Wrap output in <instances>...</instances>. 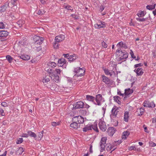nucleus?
Here are the masks:
<instances>
[{
	"mask_svg": "<svg viewBox=\"0 0 156 156\" xmlns=\"http://www.w3.org/2000/svg\"><path fill=\"white\" fill-rule=\"evenodd\" d=\"M107 140V137H102L100 143V146L101 148L103 151L104 150L106 147V149L108 151H110L115 146L121 143L120 141H117L115 142L113 144V146L109 144H106V141Z\"/></svg>",
	"mask_w": 156,
	"mask_h": 156,
	"instance_id": "obj_1",
	"label": "nucleus"
},
{
	"mask_svg": "<svg viewBox=\"0 0 156 156\" xmlns=\"http://www.w3.org/2000/svg\"><path fill=\"white\" fill-rule=\"evenodd\" d=\"M119 58V61H124L128 57V54L125 51H122L119 49H117L116 51V54H118Z\"/></svg>",
	"mask_w": 156,
	"mask_h": 156,
	"instance_id": "obj_2",
	"label": "nucleus"
},
{
	"mask_svg": "<svg viewBox=\"0 0 156 156\" xmlns=\"http://www.w3.org/2000/svg\"><path fill=\"white\" fill-rule=\"evenodd\" d=\"M65 37L64 35L62 34L60 35L59 36H56L55 37V42L54 44V46L55 48H58V44L57 43L60 42L64 40Z\"/></svg>",
	"mask_w": 156,
	"mask_h": 156,
	"instance_id": "obj_3",
	"label": "nucleus"
},
{
	"mask_svg": "<svg viewBox=\"0 0 156 156\" xmlns=\"http://www.w3.org/2000/svg\"><path fill=\"white\" fill-rule=\"evenodd\" d=\"M74 72L76 75L82 76L84 75L85 70L83 68H81L78 67L74 69Z\"/></svg>",
	"mask_w": 156,
	"mask_h": 156,
	"instance_id": "obj_4",
	"label": "nucleus"
},
{
	"mask_svg": "<svg viewBox=\"0 0 156 156\" xmlns=\"http://www.w3.org/2000/svg\"><path fill=\"white\" fill-rule=\"evenodd\" d=\"M101 78L103 82L105 83V84L108 86H110L113 84V81L108 78L107 77L104 75H103L101 76Z\"/></svg>",
	"mask_w": 156,
	"mask_h": 156,
	"instance_id": "obj_5",
	"label": "nucleus"
},
{
	"mask_svg": "<svg viewBox=\"0 0 156 156\" xmlns=\"http://www.w3.org/2000/svg\"><path fill=\"white\" fill-rule=\"evenodd\" d=\"M106 26L105 22L99 20L94 25V27L96 29H100L105 27Z\"/></svg>",
	"mask_w": 156,
	"mask_h": 156,
	"instance_id": "obj_6",
	"label": "nucleus"
},
{
	"mask_svg": "<svg viewBox=\"0 0 156 156\" xmlns=\"http://www.w3.org/2000/svg\"><path fill=\"white\" fill-rule=\"evenodd\" d=\"M95 100L96 102L94 101V103L95 105H100L102 101V97L100 94H98L96 95Z\"/></svg>",
	"mask_w": 156,
	"mask_h": 156,
	"instance_id": "obj_7",
	"label": "nucleus"
},
{
	"mask_svg": "<svg viewBox=\"0 0 156 156\" xmlns=\"http://www.w3.org/2000/svg\"><path fill=\"white\" fill-rule=\"evenodd\" d=\"M84 104L82 101H79L73 105V108L75 109L83 108L84 107Z\"/></svg>",
	"mask_w": 156,
	"mask_h": 156,
	"instance_id": "obj_8",
	"label": "nucleus"
},
{
	"mask_svg": "<svg viewBox=\"0 0 156 156\" xmlns=\"http://www.w3.org/2000/svg\"><path fill=\"white\" fill-rule=\"evenodd\" d=\"M144 106V107L148 108H154L155 105L153 101L149 102L147 101H144L143 103Z\"/></svg>",
	"mask_w": 156,
	"mask_h": 156,
	"instance_id": "obj_9",
	"label": "nucleus"
},
{
	"mask_svg": "<svg viewBox=\"0 0 156 156\" xmlns=\"http://www.w3.org/2000/svg\"><path fill=\"white\" fill-rule=\"evenodd\" d=\"M103 70L105 74L107 75H109L110 76H112V75H115V73L114 71L112 70H109L108 69L105 68L103 69Z\"/></svg>",
	"mask_w": 156,
	"mask_h": 156,
	"instance_id": "obj_10",
	"label": "nucleus"
},
{
	"mask_svg": "<svg viewBox=\"0 0 156 156\" xmlns=\"http://www.w3.org/2000/svg\"><path fill=\"white\" fill-rule=\"evenodd\" d=\"M98 125L100 129L102 131H105L107 127L105 122H99Z\"/></svg>",
	"mask_w": 156,
	"mask_h": 156,
	"instance_id": "obj_11",
	"label": "nucleus"
},
{
	"mask_svg": "<svg viewBox=\"0 0 156 156\" xmlns=\"http://www.w3.org/2000/svg\"><path fill=\"white\" fill-rule=\"evenodd\" d=\"M115 130L114 127H109L108 129L107 132L109 136H112L115 133Z\"/></svg>",
	"mask_w": 156,
	"mask_h": 156,
	"instance_id": "obj_12",
	"label": "nucleus"
},
{
	"mask_svg": "<svg viewBox=\"0 0 156 156\" xmlns=\"http://www.w3.org/2000/svg\"><path fill=\"white\" fill-rule=\"evenodd\" d=\"M125 97L124 98H126L127 97L129 96V95L132 94L133 92V90L132 89H130V88L126 89L125 90Z\"/></svg>",
	"mask_w": 156,
	"mask_h": 156,
	"instance_id": "obj_13",
	"label": "nucleus"
},
{
	"mask_svg": "<svg viewBox=\"0 0 156 156\" xmlns=\"http://www.w3.org/2000/svg\"><path fill=\"white\" fill-rule=\"evenodd\" d=\"M66 60L64 58H61L58 61V65L59 66L62 67L66 63Z\"/></svg>",
	"mask_w": 156,
	"mask_h": 156,
	"instance_id": "obj_14",
	"label": "nucleus"
},
{
	"mask_svg": "<svg viewBox=\"0 0 156 156\" xmlns=\"http://www.w3.org/2000/svg\"><path fill=\"white\" fill-rule=\"evenodd\" d=\"M20 56L22 59L24 60H28L30 58V56L25 54L21 55Z\"/></svg>",
	"mask_w": 156,
	"mask_h": 156,
	"instance_id": "obj_15",
	"label": "nucleus"
},
{
	"mask_svg": "<svg viewBox=\"0 0 156 156\" xmlns=\"http://www.w3.org/2000/svg\"><path fill=\"white\" fill-rule=\"evenodd\" d=\"M9 33L5 30L0 31V37H6L8 35Z\"/></svg>",
	"mask_w": 156,
	"mask_h": 156,
	"instance_id": "obj_16",
	"label": "nucleus"
},
{
	"mask_svg": "<svg viewBox=\"0 0 156 156\" xmlns=\"http://www.w3.org/2000/svg\"><path fill=\"white\" fill-rule=\"evenodd\" d=\"M81 77L80 76L76 74L74 75L73 78V80H74V82L81 81L82 79V78H80Z\"/></svg>",
	"mask_w": 156,
	"mask_h": 156,
	"instance_id": "obj_17",
	"label": "nucleus"
},
{
	"mask_svg": "<svg viewBox=\"0 0 156 156\" xmlns=\"http://www.w3.org/2000/svg\"><path fill=\"white\" fill-rule=\"evenodd\" d=\"M136 69L134 70V71L136 72L138 76L142 75L144 73L143 71V69L142 68H138L136 69Z\"/></svg>",
	"mask_w": 156,
	"mask_h": 156,
	"instance_id": "obj_18",
	"label": "nucleus"
},
{
	"mask_svg": "<svg viewBox=\"0 0 156 156\" xmlns=\"http://www.w3.org/2000/svg\"><path fill=\"white\" fill-rule=\"evenodd\" d=\"M70 127L74 129H78L80 127V125H78L77 123H75L73 122L72 123L70 124Z\"/></svg>",
	"mask_w": 156,
	"mask_h": 156,
	"instance_id": "obj_19",
	"label": "nucleus"
},
{
	"mask_svg": "<svg viewBox=\"0 0 156 156\" xmlns=\"http://www.w3.org/2000/svg\"><path fill=\"white\" fill-rule=\"evenodd\" d=\"M19 3V0H11L10 2L8 3V5H12L13 6H16Z\"/></svg>",
	"mask_w": 156,
	"mask_h": 156,
	"instance_id": "obj_20",
	"label": "nucleus"
},
{
	"mask_svg": "<svg viewBox=\"0 0 156 156\" xmlns=\"http://www.w3.org/2000/svg\"><path fill=\"white\" fill-rule=\"evenodd\" d=\"M77 58V57L76 55L73 54V55H70L68 58V59L70 62H71L75 60Z\"/></svg>",
	"mask_w": 156,
	"mask_h": 156,
	"instance_id": "obj_21",
	"label": "nucleus"
},
{
	"mask_svg": "<svg viewBox=\"0 0 156 156\" xmlns=\"http://www.w3.org/2000/svg\"><path fill=\"white\" fill-rule=\"evenodd\" d=\"M91 127L92 125L88 124L83 128V131L84 132H86L88 130H91Z\"/></svg>",
	"mask_w": 156,
	"mask_h": 156,
	"instance_id": "obj_22",
	"label": "nucleus"
},
{
	"mask_svg": "<svg viewBox=\"0 0 156 156\" xmlns=\"http://www.w3.org/2000/svg\"><path fill=\"white\" fill-rule=\"evenodd\" d=\"M119 111H118V109L117 108H115L112 109V115L116 117Z\"/></svg>",
	"mask_w": 156,
	"mask_h": 156,
	"instance_id": "obj_23",
	"label": "nucleus"
},
{
	"mask_svg": "<svg viewBox=\"0 0 156 156\" xmlns=\"http://www.w3.org/2000/svg\"><path fill=\"white\" fill-rule=\"evenodd\" d=\"M117 46H119L125 49H126L127 48V46L125 43H123L122 41L119 42L117 44Z\"/></svg>",
	"mask_w": 156,
	"mask_h": 156,
	"instance_id": "obj_24",
	"label": "nucleus"
},
{
	"mask_svg": "<svg viewBox=\"0 0 156 156\" xmlns=\"http://www.w3.org/2000/svg\"><path fill=\"white\" fill-rule=\"evenodd\" d=\"M129 134L130 133L129 131H126L124 132L122 135V139L125 140L126 138V137L128 136Z\"/></svg>",
	"mask_w": 156,
	"mask_h": 156,
	"instance_id": "obj_25",
	"label": "nucleus"
},
{
	"mask_svg": "<svg viewBox=\"0 0 156 156\" xmlns=\"http://www.w3.org/2000/svg\"><path fill=\"white\" fill-rule=\"evenodd\" d=\"M27 133L28 134V136H30L33 137L35 138L37 137V136L36 134L32 132L31 131H28Z\"/></svg>",
	"mask_w": 156,
	"mask_h": 156,
	"instance_id": "obj_26",
	"label": "nucleus"
},
{
	"mask_svg": "<svg viewBox=\"0 0 156 156\" xmlns=\"http://www.w3.org/2000/svg\"><path fill=\"white\" fill-rule=\"evenodd\" d=\"M52 77H51L52 78H53V80L56 82H58L59 81V76L57 74H54L52 76Z\"/></svg>",
	"mask_w": 156,
	"mask_h": 156,
	"instance_id": "obj_27",
	"label": "nucleus"
},
{
	"mask_svg": "<svg viewBox=\"0 0 156 156\" xmlns=\"http://www.w3.org/2000/svg\"><path fill=\"white\" fill-rule=\"evenodd\" d=\"M146 12L144 11L141 10L139 11L137 13V15L139 17H141L144 16Z\"/></svg>",
	"mask_w": 156,
	"mask_h": 156,
	"instance_id": "obj_28",
	"label": "nucleus"
},
{
	"mask_svg": "<svg viewBox=\"0 0 156 156\" xmlns=\"http://www.w3.org/2000/svg\"><path fill=\"white\" fill-rule=\"evenodd\" d=\"M23 148L21 147H19L16 152V154L17 155H19L23 152Z\"/></svg>",
	"mask_w": 156,
	"mask_h": 156,
	"instance_id": "obj_29",
	"label": "nucleus"
},
{
	"mask_svg": "<svg viewBox=\"0 0 156 156\" xmlns=\"http://www.w3.org/2000/svg\"><path fill=\"white\" fill-rule=\"evenodd\" d=\"M87 99L89 101L94 102V100L95 99V97L89 95L86 96Z\"/></svg>",
	"mask_w": 156,
	"mask_h": 156,
	"instance_id": "obj_30",
	"label": "nucleus"
},
{
	"mask_svg": "<svg viewBox=\"0 0 156 156\" xmlns=\"http://www.w3.org/2000/svg\"><path fill=\"white\" fill-rule=\"evenodd\" d=\"M84 118L81 116H78V120L77 123L79 125L81 123H83L84 122Z\"/></svg>",
	"mask_w": 156,
	"mask_h": 156,
	"instance_id": "obj_31",
	"label": "nucleus"
},
{
	"mask_svg": "<svg viewBox=\"0 0 156 156\" xmlns=\"http://www.w3.org/2000/svg\"><path fill=\"white\" fill-rule=\"evenodd\" d=\"M129 112H125L124 113V119L125 122H127L128 121L129 118Z\"/></svg>",
	"mask_w": 156,
	"mask_h": 156,
	"instance_id": "obj_32",
	"label": "nucleus"
},
{
	"mask_svg": "<svg viewBox=\"0 0 156 156\" xmlns=\"http://www.w3.org/2000/svg\"><path fill=\"white\" fill-rule=\"evenodd\" d=\"M155 4H153L152 5H148L146 6V8L149 10H151L155 8Z\"/></svg>",
	"mask_w": 156,
	"mask_h": 156,
	"instance_id": "obj_33",
	"label": "nucleus"
},
{
	"mask_svg": "<svg viewBox=\"0 0 156 156\" xmlns=\"http://www.w3.org/2000/svg\"><path fill=\"white\" fill-rule=\"evenodd\" d=\"M51 77L49 76H45L43 80V82L44 83H47L50 81V78Z\"/></svg>",
	"mask_w": 156,
	"mask_h": 156,
	"instance_id": "obj_34",
	"label": "nucleus"
},
{
	"mask_svg": "<svg viewBox=\"0 0 156 156\" xmlns=\"http://www.w3.org/2000/svg\"><path fill=\"white\" fill-rule=\"evenodd\" d=\"M144 111V108H141L139 109H137V112H140V113H138V115L139 116H141L143 114Z\"/></svg>",
	"mask_w": 156,
	"mask_h": 156,
	"instance_id": "obj_35",
	"label": "nucleus"
},
{
	"mask_svg": "<svg viewBox=\"0 0 156 156\" xmlns=\"http://www.w3.org/2000/svg\"><path fill=\"white\" fill-rule=\"evenodd\" d=\"M44 40V38L43 37H41L40 39H39L38 41L36 43H34V44L35 45H40L42 44L43 42V41Z\"/></svg>",
	"mask_w": 156,
	"mask_h": 156,
	"instance_id": "obj_36",
	"label": "nucleus"
},
{
	"mask_svg": "<svg viewBox=\"0 0 156 156\" xmlns=\"http://www.w3.org/2000/svg\"><path fill=\"white\" fill-rule=\"evenodd\" d=\"M114 100L116 102L119 104L121 103L120 101V98L118 96H115L114 97Z\"/></svg>",
	"mask_w": 156,
	"mask_h": 156,
	"instance_id": "obj_37",
	"label": "nucleus"
},
{
	"mask_svg": "<svg viewBox=\"0 0 156 156\" xmlns=\"http://www.w3.org/2000/svg\"><path fill=\"white\" fill-rule=\"evenodd\" d=\"M47 72L51 76L55 74V73L54 72V70H53L52 69L50 68L48 69L47 70Z\"/></svg>",
	"mask_w": 156,
	"mask_h": 156,
	"instance_id": "obj_38",
	"label": "nucleus"
},
{
	"mask_svg": "<svg viewBox=\"0 0 156 156\" xmlns=\"http://www.w3.org/2000/svg\"><path fill=\"white\" fill-rule=\"evenodd\" d=\"M8 6V5L5 4L0 7V11L1 12H4L5 11Z\"/></svg>",
	"mask_w": 156,
	"mask_h": 156,
	"instance_id": "obj_39",
	"label": "nucleus"
},
{
	"mask_svg": "<svg viewBox=\"0 0 156 156\" xmlns=\"http://www.w3.org/2000/svg\"><path fill=\"white\" fill-rule=\"evenodd\" d=\"M41 37L36 35L34 36L33 37L34 41V43L37 42L39 39H40Z\"/></svg>",
	"mask_w": 156,
	"mask_h": 156,
	"instance_id": "obj_40",
	"label": "nucleus"
},
{
	"mask_svg": "<svg viewBox=\"0 0 156 156\" xmlns=\"http://www.w3.org/2000/svg\"><path fill=\"white\" fill-rule=\"evenodd\" d=\"M6 58L8 61L9 63L11 62L13 58L9 55H7L6 56Z\"/></svg>",
	"mask_w": 156,
	"mask_h": 156,
	"instance_id": "obj_41",
	"label": "nucleus"
},
{
	"mask_svg": "<svg viewBox=\"0 0 156 156\" xmlns=\"http://www.w3.org/2000/svg\"><path fill=\"white\" fill-rule=\"evenodd\" d=\"M93 129L95 131H96L97 132H98V130L97 127V126L96 124L94 125H92L91 129Z\"/></svg>",
	"mask_w": 156,
	"mask_h": 156,
	"instance_id": "obj_42",
	"label": "nucleus"
},
{
	"mask_svg": "<svg viewBox=\"0 0 156 156\" xmlns=\"http://www.w3.org/2000/svg\"><path fill=\"white\" fill-rule=\"evenodd\" d=\"M45 12L44 10H39L38 11L37 13L39 15H42L44 14Z\"/></svg>",
	"mask_w": 156,
	"mask_h": 156,
	"instance_id": "obj_43",
	"label": "nucleus"
},
{
	"mask_svg": "<svg viewBox=\"0 0 156 156\" xmlns=\"http://www.w3.org/2000/svg\"><path fill=\"white\" fill-rule=\"evenodd\" d=\"M48 65L51 66L52 67H53L56 66V64L53 62H50L48 63Z\"/></svg>",
	"mask_w": 156,
	"mask_h": 156,
	"instance_id": "obj_44",
	"label": "nucleus"
},
{
	"mask_svg": "<svg viewBox=\"0 0 156 156\" xmlns=\"http://www.w3.org/2000/svg\"><path fill=\"white\" fill-rule=\"evenodd\" d=\"M136 19L137 21H138L139 22H144V21H145L147 19L146 18H140V17H138V18H136Z\"/></svg>",
	"mask_w": 156,
	"mask_h": 156,
	"instance_id": "obj_45",
	"label": "nucleus"
},
{
	"mask_svg": "<svg viewBox=\"0 0 156 156\" xmlns=\"http://www.w3.org/2000/svg\"><path fill=\"white\" fill-rule=\"evenodd\" d=\"M78 116H76L75 117H74L73 119L72 120V122H75V123H77L78 122Z\"/></svg>",
	"mask_w": 156,
	"mask_h": 156,
	"instance_id": "obj_46",
	"label": "nucleus"
},
{
	"mask_svg": "<svg viewBox=\"0 0 156 156\" xmlns=\"http://www.w3.org/2000/svg\"><path fill=\"white\" fill-rule=\"evenodd\" d=\"M23 142V139L22 138H19L17 140L16 143L17 144H21Z\"/></svg>",
	"mask_w": 156,
	"mask_h": 156,
	"instance_id": "obj_47",
	"label": "nucleus"
},
{
	"mask_svg": "<svg viewBox=\"0 0 156 156\" xmlns=\"http://www.w3.org/2000/svg\"><path fill=\"white\" fill-rule=\"evenodd\" d=\"M60 124V122H53L51 123V125L52 126H56L59 125Z\"/></svg>",
	"mask_w": 156,
	"mask_h": 156,
	"instance_id": "obj_48",
	"label": "nucleus"
},
{
	"mask_svg": "<svg viewBox=\"0 0 156 156\" xmlns=\"http://www.w3.org/2000/svg\"><path fill=\"white\" fill-rule=\"evenodd\" d=\"M54 72H55V74L56 75H60V73H61V70L60 69H55L54 70Z\"/></svg>",
	"mask_w": 156,
	"mask_h": 156,
	"instance_id": "obj_49",
	"label": "nucleus"
},
{
	"mask_svg": "<svg viewBox=\"0 0 156 156\" xmlns=\"http://www.w3.org/2000/svg\"><path fill=\"white\" fill-rule=\"evenodd\" d=\"M43 136V133L42 132H40L38 133V140H40L41 138Z\"/></svg>",
	"mask_w": 156,
	"mask_h": 156,
	"instance_id": "obj_50",
	"label": "nucleus"
},
{
	"mask_svg": "<svg viewBox=\"0 0 156 156\" xmlns=\"http://www.w3.org/2000/svg\"><path fill=\"white\" fill-rule=\"evenodd\" d=\"M102 45L103 47L105 48H107L108 46L107 44L104 41L102 42Z\"/></svg>",
	"mask_w": 156,
	"mask_h": 156,
	"instance_id": "obj_51",
	"label": "nucleus"
},
{
	"mask_svg": "<svg viewBox=\"0 0 156 156\" xmlns=\"http://www.w3.org/2000/svg\"><path fill=\"white\" fill-rule=\"evenodd\" d=\"M130 54L131 55V56L132 58H133L134 59L136 58V56L134 55L133 52L132 50H130Z\"/></svg>",
	"mask_w": 156,
	"mask_h": 156,
	"instance_id": "obj_52",
	"label": "nucleus"
},
{
	"mask_svg": "<svg viewBox=\"0 0 156 156\" xmlns=\"http://www.w3.org/2000/svg\"><path fill=\"white\" fill-rule=\"evenodd\" d=\"M5 27V25L2 22H0V29H4Z\"/></svg>",
	"mask_w": 156,
	"mask_h": 156,
	"instance_id": "obj_53",
	"label": "nucleus"
},
{
	"mask_svg": "<svg viewBox=\"0 0 156 156\" xmlns=\"http://www.w3.org/2000/svg\"><path fill=\"white\" fill-rule=\"evenodd\" d=\"M65 8L67 9L68 10H73L72 7H71L70 5H67L65 6Z\"/></svg>",
	"mask_w": 156,
	"mask_h": 156,
	"instance_id": "obj_54",
	"label": "nucleus"
},
{
	"mask_svg": "<svg viewBox=\"0 0 156 156\" xmlns=\"http://www.w3.org/2000/svg\"><path fill=\"white\" fill-rule=\"evenodd\" d=\"M143 65V64L142 63H140L138 64H136L134 65V67L135 68H137L138 67H140L142 66Z\"/></svg>",
	"mask_w": 156,
	"mask_h": 156,
	"instance_id": "obj_55",
	"label": "nucleus"
},
{
	"mask_svg": "<svg viewBox=\"0 0 156 156\" xmlns=\"http://www.w3.org/2000/svg\"><path fill=\"white\" fill-rule=\"evenodd\" d=\"M0 114L2 116H4L5 115L3 110L2 108H0Z\"/></svg>",
	"mask_w": 156,
	"mask_h": 156,
	"instance_id": "obj_56",
	"label": "nucleus"
},
{
	"mask_svg": "<svg viewBox=\"0 0 156 156\" xmlns=\"http://www.w3.org/2000/svg\"><path fill=\"white\" fill-rule=\"evenodd\" d=\"M1 105L4 107H6L8 106L7 103L5 102H2L1 103Z\"/></svg>",
	"mask_w": 156,
	"mask_h": 156,
	"instance_id": "obj_57",
	"label": "nucleus"
},
{
	"mask_svg": "<svg viewBox=\"0 0 156 156\" xmlns=\"http://www.w3.org/2000/svg\"><path fill=\"white\" fill-rule=\"evenodd\" d=\"M152 123L154 124L156 127V117H154L153 118Z\"/></svg>",
	"mask_w": 156,
	"mask_h": 156,
	"instance_id": "obj_58",
	"label": "nucleus"
},
{
	"mask_svg": "<svg viewBox=\"0 0 156 156\" xmlns=\"http://www.w3.org/2000/svg\"><path fill=\"white\" fill-rule=\"evenodd\" d=\"M136 148L135 146H131L129 147V150L130 151L135 150Z\"/></svg>",
	"mask_w": 156,
	"mask_h": 156,
	"instance_id": "obj_59",
	"label": "nucleus"
},
{
	"mask_svg": "<svg viewBox=\"0 0 156 156\" xmlns=\"http://www.w3.org/2000/svg\"><path fill=\"white\" fill-rule=\"evenodd\" d=\"M150 146L151 147H154L156 146V144L154 143L152 141H151L150 142Z\"/></svg>",
	"mask_w": 156,
	"mask_h": 156,
	"instance_id": "obj_60",
	"label": "nucleus"
},
{
	"mask_svg": "<svg viewBox=\"0 0 156 156\" xmlns=\"http://www.w3.org/2000/svg\"><path fill=\"white\" fill-rule=\"evenodd\" d=\"M22 136L24 137H28V134H27L26 133H23L22 135Z\"/></svg>",
	"mask_w": 156,
	"mask_h": 156,
	"instance_id": "obj_61",
	"label": "nucleus"
},
{
	"mask_svg": "<svg viewBox=\"0 0 156 156\" xmlns=\"http://www.w3.org/2000/svg\"><path fill=\"white\" fill-rule=\"evenodd\" d=\"M92 146L91 145H90V148H89V151L90 153H92L93 152L92 150Z\"/></svg>",
	"mask_w": 156,
	"mask_h": 156,
	"instance_id": "obj_62",
	"label": "nucleus"
},
{
	"mask_svg": "<svg viewBox=\"0 0 156 156\" xmlns=\"http://www.w3.org/2000/svg\"><path fill=\"white\" fill-rule=\"evenodd\" d=\"M47 0H40V2L42 4H45L46 3Z\"/></svg>",
	"mask_w": 156,
	"mask_h": 156,
	"instance_id": "obj_63",
	"label": "nucleus"
},
{
	"mask_svg": "<svg viewBox=\"0 0 156 156\" xmlns=\"http://www.w3.org/2000/svg\"><path fill=\"white\" fill-rule=\"evenodd\" d=\"M63 55L65 58H67L69 56V54H63Z\"/></svg>",
	"mask_w": 156,
	"mask_h": 156,
	"instance_id": "obj_64",
	"label": "nucleus"
}]
</instances>
